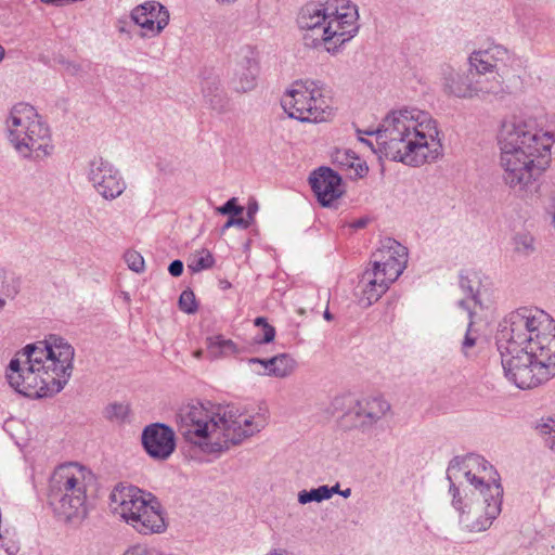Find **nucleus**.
Instances as JSON below:
<instances>
[{"label": "nucleus", "mask_w": 555, "mask_h": 555, "mask_svg": "<svg viewBox=\"0 0 555 555\" xmlns=\"http://www.w3.org/2000/svg\"><path fill=\"white\" fill-rule=\"evenodd\" d=\"M7 139L16 154L28 162H41L54 152L50 127L27 103H17L5 119Z\"/></svg>", "instance_id": "nucleus-9"}, {"label": "nucleus", "mask_w": 555, "mask_h": 555, "mask_svg": "<svg viewBox=\"0 0 555 555\" xmlns=\"http://www.w3.org/2000/svg\"><path fill=\"white\" fill-rule=\"evenodd\" d=\"M75 350L63 337L49 335L26 345L10 361L7 378L18 393L47 398L59 393L73 373Z\"/></svg>", "instance_id": "nucleus-5"}, {"label": "nucleus", "mask_w": 555, "mask_h": 555, "mask_svg": "<svg viewBox=\"0 0 555 555\" xmlns=\"http://www.w3.org/2000/svg\"><path fill=\"white\" fill-rule=\"evenodd\" d=\"M234 227V217L229 218V220L223 224L222 232H225L228 229Z\"/></svg>", "instance_id": "nucleus-49"}, {"label": "nucleus", "mask_w": 555, "mask_h": 555, "mask_svg": "<svg viewBox=\"0 0 555 555\" xmlns=\"http://www.w3.org/2000/svg\"><path fill=\"white\" fill-rule=\"evenodd\" d=\"M207 351L212 359H220L237 354V345L222 335H214L207 338Z\"/></svg>", "instance_id": "nucleus-28"}, {"label": "nucleus", "mask_w": 555, "mask_h": 555, "mask_svg": "<svg viewBox=\"0 0 555 555\" xmlns=\"http://www.w3.org/2000/svg\"><path fill=\"white\" fill-rule=\"evenodd\" d=\"M124 555H167L154 546L137 544L129 547Z\"/></svg>", "instance_id": "nucleus-41"}, {"label": "nucleus", "mask_w": 555, "mask_h": 555, "mask_svg": "<svg viewBox=\"0 0 555 555\" xmlns=\"http://www.w3.org/2000/svg\"><path fill=\"white\" fill-rule=\"evenodd\" d=\"M327 490H328V499H331L333 496V494L340 492L338 483L333 487L327 486Z\"/></svg>", "instance_id": "nucleus-48"}, {"label": "nucleus", "mask_w": 555, "mask_h": 555, "mask_svg": "<svg viewBox=\"0 0 555 555\" xmlns=\"http://www.w3.org/2000/svg\"><path fill=\"white\" fill-rule=\"evenodd\" d=\"M335 402L347 408L338 420L344 430L371 433L391 413V404L383 396L341 397L336 398Z\"/></svg>", "instance_id": "nucleus-14"}, {"label": "nucleus", "mask_w": 555, "mask_h": 555, "mask_svg": "<svg viewBox=\"0 0 555 555\" xmlns=\"http://www.w3.org/2000/svg\"><path fill=\"white\" fill-rule=\"evenodd\" d=\"M111 513L137 532L149 535L167 529L158 499L135 486L118 483L108 495Z\"/></svg>", "instance_id": "nucleus-12"}, {"label": "nucleus", "mask_w": 555, "mask_h": 555, "mask_svg": "<svg viewBox=\"0 0 555 555\" xmlns=\"http://www.w3.org/2000/svg\"><path fill=\"white\" fill-rule=\"evenodd\" d=\"M281 105L288 117L301 122H324L334 112L325 88L314 80H296L283 93Z\"/></svg>", "instance_id": "nucleus-13"}, {"label": "nucleus", "mask_w": 555, "mask_h": 555, "mask_svg": "<svg viewBox=\"0 0 555 555\" xmlns=\"http://www.w3.org/2000/svg\"><path fill=\"white\" fill-rule=\"evenodd\" d=\"M111 513L137 532L149 535L167 529L158 499L135 486L118 483L108 495Z\"/></svg>", "instance_id": "nucleus-10"}, {"label": "nucleus", "mask_w": 555, "mask_h": 555, "mask_svg": "<svg viewBox=\"0 0 555 555\" xmlns=\"http://www.w3.org/2000/svg\"><path fill=\"white\" fill-rule=\"evenodd\" d=\"M204 96L206 102L214 111L218 113L227 111L229 105V99L220 87H208L204 91Z\"/></svg>", "instance_id": "nucleus-31"}, {"label": "nucleus", "mask_w": 555, "mask_h": 555, "mask_svg": "<svg viewBox=\"0 0 555 555\" xmlns=\"http://www.w3.org/2000/svg\"><path fill=\"white\" fill-rule=\"evenodd\" d=\"M328 500L327 486H320L310 490H301L298 492V502L302 505L311 502H322Z\"/></svg>", "instance_id": "nucleus-35"}, {"label": "nucleus", "mask_w": 555, "mask_h": 555, "mask_svg": "<svg viewBox=\"0 0 555 555\" xmlns=\"http://www.w3.org/2000/svg\"><path fill=\"white\" fill-rule=\"evenodd\" d=\"M332 162L341 170H353L356 177H363L369 170L358 155L348 149H336L332 154Z\"/></svg>", "instance_id": "nucleus-26"}, {"label": "nucleus", "mask_w": 555, "mask_h": 555, "mask_svg": "<svg viewBox=\"0 0 555 555\" xmlns=\"http://www.w3.org/2000/svg\"><path fill=\"white\" fill-rule=\"evenodd\" d=\"M130 408L127 403L113 402L105 406L104 416L114 423H124L128 420Z\"/></svg>", "instance_id": "nucleus-34"}, {"label": "nucleus", "mask_w": 555, "mask_h": 555, "mask_svg": "<svg viewBox=\"0 0 555 555\" xmlns=\"http://www.w3.org/2000/svg\"><path fill=\"white\" fill-rule=\"evenodd\" d=\"M384 271V275L397 280L408 263V249L393 238H386L380 247L373 254L372 262Z\"/></svg>", "instance_id": "nucleus-19"}, {"label": "nucleus", "mask_w": 555, "mask_h": 555, "mask_svg": "<svg viewBox=\"0 0 555 555\" xmlns=\"http://www.w3.org/2000/svg\"><path fill=\"white\" fill-rule=\"evenodd\" d=\"M124 299L129 300V296H128V294H125V295H124Z\"/></svg>", "instance_id": "nucleus-57"}, {"label": "nucleus", "mask_w": 555, "mask_h": 555, "mask_svg": "<svg viewBox=\"0 0 555 555\" xmlns=\"http://www.w3.org/2000/svg\"><path fill=\"white\" fill-rule=\"evenodd\" d=\"M142 444L152 459L165 461L176 449L175 431L160 423L147 425L142 433Z\"/></svg>", "instance_id": "nucleus-18"}, {"label": "nucleus", "mask_w": 555, "mask_h": 555, "mask_svg": "<svg viewBox=\"0 0 555 555\" xmlns=\"http://www.w3.org/2000/svg\"><path fill=\"white\" fill-rule=\"evenodd\" d=\"M179 307L185 313H194L197 310L195 295L192 291H183L179 297Z\"/></svg>", "instance_id": "nucleus-37"}, {"label": "nucleus", "mask_w": 555, "mask_h": 555, "mask_svg": "<svg viewBox=\"0 0 555 555\" xmlns=\"http://www.w3.org/2000/svg\"><path fill=\"white\" fill-rule=\"evenodd\" d=\"M172 276H180L183 272V262L181 260H173L168 268Z\"/></svg>", "instance_id": "nucleus-43"}, {"label": "nucleus", "mask_w": 555, "mask_h": 555, "mask_svg": "<svg viewBox=\"0 0 555 555\" xmlns=\"http://www.w3.org/2000/svg\"><path fill=\"white\" fill-rule=\"evenodd\" d=\"M440 81L443 93L461 100L474 99L475 78L469 72H463L449 64L440 67Z\"/></svg>", "instance_id": "nucleus-20"}, {"label": "nucleus", "mask_w": 555, "mask_h": 555, "mask_svg": "<svg viewBox=\"0 0 555 555\" xmlns=\"http://www.w3.org/2000/svg\"><path fill=\"white\" fill-rule=\"evenodd\" d=\"M18 291V279L0 268V311L5 306L7 298H14Z\"/></svg>", "instance_id": "nucleus-29"}, {"label": "nucleus", "mask_w": 555, "mask_h": 555, "mask_svg": "<svg viewBox=\"0 0 555 555\" xmlns=\"http://www.w3.org/2000/svg\"><path fill=\"white\" fill-rule=\"evenodd\" d=\"M215 264V258L212 254L207 249H201L195 251L188 263V269L194 273L201 272L212 268Z\"/></svg>", "instance_id": "nucleus-32"}, {"label": "nucleus", "mask_w": 555, "mask_h": 555, "mask_svg": "<svg viewBox=\"0 0 555 555\" xmlns=\"http://www.w3.org/2000/svg\"><path fill=\"white\" fill-rule=\"evenodd\" d=\"M264 555H296V554H294L293 552H289L287 550L275 548V550H272V551L268 552Z\"/></svg>", "instance_id": "nucleus-46"}, {"label": "nucleus", "mask_w": 555, "mask_h": 555, "mask_svg": "<svg viewBox=\"0 0 555 555\" xmlns=\"http://www.w3.org/2000/svg\"><path fill=\"white\" fill-rule=\"evenodd\" d=\"M111 513L137 532L149 535L167 529L158 499L135 486L118 483L108 495Z\"/></svg>", "instance_id": "nucleus-11"}, {"label": "nucleus", "mask_w": 555, "mask_h": 555, "mask_svg": "<svg viewBox=\"0 0 555 555\" xmlns=\"http://www.w3.org/2000/svg\"><path fill=\"white\" fill-rule=\"evenodd\" d=\"M504 375L520 389L540 386L555 376V320L535 307L508 313L496 336Z\"/></svg>", "instance_id": "nucleus-1"}, {"label": "nucleus", "mask_w": 555, "mask_h": 555, "mask_svg": "<svg viewBox=\"0 0 555 555\" xmlns=\"http://www.w3.org/2000/svg\"><path fill=\"white\" fill-rule=\"evenodd\" d=\"M359 9L350 0L306 3L298 12L297 26L305 44L335 55L359 33Z\"/></svg>", "instance_id": "nucleus-7"}, {"label": "nucleus", "mask_w": 555, "mask_h": 555, "mask_svg": "<svg viewBox=\"0 0 555 555\" xmlns=\"http://www.w3.org/2000/svg\"><path fill=\"white\" fill-rule=\"evenodd\" d=\"M124 555H167L154 546L137 544L129 547Z\"/></svg>", "instance_id": "nucleus-40"}, {"label": "nucleus", "mask_w": 555, "mask_h": 555, "mask_svg": "<svg viewBox=\"0 0 555 555\" xmlns=\"http://www.w3.org/2000/svg\"><path fill=\"white\" fill-rule=\"evenodd\" d=\"M550 215L552 216V221L555 227V193L550 205Z\"/></svg>", "instance_id": "nucleus-47"}, {"label": "nucleus", "mask_w": 555, "mask_h": 555, "mask_svg": "<svg viewBox=\"0 0 555 555\" xmlns=\"http://www.w3.org/2000/svg\"><path fill=\"white\" fill-rule=\"evenodd\" d=\"M254 325L260 328V333L255 335V345H266L272 343L275 338V328L269 324L264 317H258L254 320Z\"/></svg>", "instance_id": "nucleus-33"}, {"label": "nucleus", "mask_w": 555, "mask_h": 555, "mask_svg": "<svg viewBox=\"0 0 555 555\" xmlns=\"http://www.w3.org/2000/svg\"><path fill=\"white\" fill-rule=\"evenodd\" d=\"M177 424L186 443V455L203 462L204 456H219L266 427L259 414L207 402H190L177 414Z\"/></svg>", "instance_id": "nucleus-2"}, {"label": "nucleus", "mask_w": 555, "mask_h": 555, "mask_svg": "<svg viewBox=\"0 0 555 555\" xmlns=\"http://www.w3.org/2000/svg\"><path fill=\"white\" fill-rule=\"evenodd\" d=\"M395 282L390 276L384 275V271L375 267L373 263L363 272L359 282L361 296L360 304L369 307L376 302Z\"/></svg>", "instance_id": "nucleus-23"}, {"label": "nucleus", "mask_w": 555, "mask_h": 555, "mask_svg": "<svg viewBox=\"0 0 555 555\" xmlns=\"http://www.w3.org/2000/svg\"><path fill=\"white\" fill-rule=\"evenodd\" d=\"M443 132L427 111L404 106L389 112L377 130V150L386 158L411 167L443 157Z\"/></svg>", "instance_id": "nucleus-4"}, {"label": "nucleus", "mask_w": 555, "mask_h": 555, "mask_svg": "<svg viewBox=\"0 0 555 555\" xmlns=\"http://www.w3.org/2000/svg\"><path fill=\"white\" fill-rule=\"evenodd\" d=\"M516 62V55L499 43L474 50L467 59L469 72H475L479 76L502 74L506 67H512Z\"/></svg>", "instance_id": "nucleus-16"}, {"label": "nucleus", "mask_w": 555, "mask_h": 555, "mask_svg": "<svg viewBox=\"0 0 555 555\" xmlns=\"http://www.w3.org/2000/svg\"><path fill=\"white\" fill-rule=\"evenodd\" d=\"M0 555H10V553L7 548H0Z\"/></svg>", "instance_id": "nucleus-55"}, {"label": "nucleus", "mask_w": 555, "mask_h": 555, "mask_svg": "<svg viewBox=\"0 0 555 555\" xmlns=\"http://www.w3.org/2000/svg\"><path fill=\"white\" fill-rule=\"evenodd\" d=\"M258 211V204L257 202H250L247 206V219H249L251 222L254 221V217Z\"/></svg>", "instance_id": "nucleus-44"}, {"label": "nucleus", "mask_w": 555, "mask_h": 555, "mask_svg": "<svg viewBox=\"0 0 555 555\" xmlns=\"http://www.w3.org/2000/svg\"><path fill=\"white\" fill-rule=\"evenodd\" d=\"M505 72L492 76H479L474 82V99L501 98L513 92V87L504 79Z\"/></svg>", "instance_id": "nucleus-24"}, {"label": "nucleus", "mask_w": 555, "mask_h": 555, "mask_svg": "<svg viewBox=\"0 0 555 555\" xmlns=\"http://www.w3.org/2000/svg\"><path fill=\"white\" fill-rule=\"evenodd\" d=\"M124 259L131 271L135 273H142L144 271V258L137 250H127L124 255Z\"/></svg>", "instance_id": "nucleus-36"}, {"label": "nucleus", "mask_w": 555, "mask_h": 555, "mask_svg": "<svg viewBox=\"0 0 555 555\" xmlns=\"http://www.w3.org/2000/svg\"><path fill=\"white\" fill-rule=\"evenodd\" d=\"M5 54L4 48L0 44V62L3 60Z\"/></svg>", "instance_id": "nucleus-53"}, {"label": "nucleus", "mask_w": 555, "mask_h": 555, "mask_svg": "<svg viewBox=\"0 0 555 555\" xmlns=\"http://www.w3.org/2000/svg\"><path fill=\"white\" fill-rule=\"evenodd\" d=\"M339 494H340L341 496H344V498H348V496H350V494H351V489L347 488V489H345V490L340 491V492H339Z\"/></svg>", "instance_id": "nucleus-51"}, {"label": "nucleus", "mask_w": 555, "mask_h": 555, "mask_svg": "<svg viewBox=\"0 0 555 555\" xmlns=\"http://www.w3.org/2000/svg\"><path fill=\"white\" fill-rule=\"evenodd\" d=\"M216 210L220 215H230L232 217H235L241 215L244 208L237 205L236 197H232L224 205L217 207Z\"/></svg>", "instance_id": "nucleus-39"}, {"label": "nucleus", "mask_w": 555, "mask_h": 555, "mask_svg": "<svg viewBox=\"0 0 555 555\" xmlns=\"http://www.w3.org/2000/svg\"><path fill=\"white\" fill-rule=\"evenodd\" d=\"M512 250L519 257H528L534 251V238L526 231L516 233L511 241Z\"/></svg>", "instance_id": "nucleus-30"}, {"label": "nucleus", "mask_w": 555, "mask_h": 555, "mask_svg": "<svg viewBox=\"0 0 555 555\" xmlns=\"http://www.w3.org/2000/svg\"><path fill=\"white\" fill-rule=\"evenodd\" d=\"M498 141L503 179L511 189L527 191L551 165L555 133L539 128L532 117L505 120Z\"/></svg>", "instance_id": "nucleus-6"}, {"label": "nucleus", "mask_w": 555, "mask_h": 555, "mask_svg": "<svg viewBox=\"0 0 555 555\" xmlns=\"http://www.w3.org/2000/svg\"><path fill=\"white\" fill-rule=\"evenodd\" d=\"M194 357L199 359L202 357V350H197L194 352Z\"/></svg>", "instance_id": "nucleus-56"}, {"label": "nucleus", "mask_w": 555, "mask_h": 555, "mask_svg": "<svg viewBox=\"0 0 555 555\" xmlns=\"http://www.w3.org/2000/svg\"><path fill=\"white\" fill-rule=\"evenodd\" d=\"M250 224H251V221L249 219L236 218V216L234 217V227L247 229Z\"/></svg>", "instance_id": "nucleus-45"}, {"label": "nucleus", "mask_w": 555, "mask_h": 555, "mask_svg": "<svg viewBox=\"0 0 555 555\" xmlns=\"http://www.w3.org/2000/svg\"><path fill=\"white\" fill-rule=\"evenodd\" d=\"M246 365L251 373L258 376H269L275 378H286L297 369L295 358L286 352L279 353L269 359L248 358Z\"/></svg>", "instance_id": "nucleus-21"}, {"label": "nucleus", "mask_w": 555, "mask_h": 555, "mask_svg": "<svg viewBox=\"0 0 555 555\" xmlns=\"http://www.w3.org/2000/svg\"><path fill=\"white\" fill-rule=\"evenodd\" d=\"M447 479L460 525L470 532L490 528L501 513L503 501L501 477L495 467L485 457L469 454L450 462Z\"/></svg>", "instance_id": "nucleus-3"}, {"label": "nucleus", "mask_w": 555, "mask_h": 555, "mask_svg": "<svg viewBox=\"0 0 555 555\" xmlns=\"http://www.w3.org/2000/svg\"><path fill=\"white\" fill-rule=\"evenodd\" d=\"M460 286L461 288L469 296L468 299H463L466 301V305L470 307V301H473L475 305H479L480 301L478 299L477 294L474 291V287L472 285L470 280L467 276H461L460 278Z\"/></svg>", "instance_id": "nucleus-42"}, {"label": "nucleus", "mask_w": 555, "mask_h": 555, "mask_svg": "<svg viewBox=\"0 0 555 555\" xmlns=\"http://www.w3.org/2000/svg\"><path fill=\"white\" fill-rule=\"evenodd\" d=\"M364 224H365V221L360 220V221H358V222L354 224V227H356V228H362V227H364Z\"/></svg>", "instance_id": "nucleus-54"}, {"label": "nucleus", "mask_w": 555, "mask_h": 555, "mask_svg": "<svg viewBox=\"0 0 555 555\" xmlns=\"http://www.w3.org/2000/svg\"><path fill=\"white\" fill-rule=\"evenodd\" d=\"M323 317L326 321H332L333 320V314L328 311V309H326L323 313Z\"/></svg>", "instance_id": "nucleus-50"}, {"label": "nucleus", "mask_w": 555, "mask_h": 555, "mask_svg": "<svg viewBox=\"0 0 555 555\" xmlns=\"http://www.w3.org/2000/svg\"><path fill=\"white\" fill-rule=\"evenodd\" d=\"M130 18L140 28V36L151 39L163 33L169 24L170 15L166 7L152 0L134 7Z\"/></svg>", "instance_id": "nucleus-17"}, {"label": "nucleus", "mask_w": 555, "mask_h": 555, "mask_svg": "<svg viewBox=\"0 0 555 555\" xmlns=\"http://www.w3.org/2000/svg\"><path fill=\"white\" fill-rule=\"evenodd\" d=\"M216 1H217L218 3H220V4H227V5H229V4H233V3H235L237 0H216Z\"/></svg>", "instance_id": "nucleus-52"}, {"label": "nucleus", "mask_w": 555, "mask_h": 555, "mask_svg": "<svg viewBox=\"0 0 555 555\" xmlns=\"http://www.w3.org/2000/svg\"><path fill=\"white\" fill-rule=\"evenodd\" d=\"M86 178L94 192L105 201L118 198L127 189V182L120 169L99 155L87 163Z\"/></svg>", "instance_id": "nucleus-15"}, {"label": "nucleus", "mask_w": 555, "mask_h": 555, "mask_svg": "<svg viewBox=\"0 0 555 555\" xmlns=\"http://www.w3.org/2000/svg\"><path fill=\"white\" fill-rule=\"evenodd\" d=\"M259 75V64L253 59H246L241 62L232 78V88L238 93L251 91L257 86Z\"/></svg>", "instance_id": "nucleus-25"}, {"label": "nucleus", "mask_w": 555, "mask_h": 555, "mask_svg": "<svg viewBox=\"0 0 555 555\" xmlns=\"http://www.w3.org/2000/svg\"><path fill=\"white\" fill-rule=\"evenodd\" d=\"M94 474L77 462H67L54 468L49 478L48 498L59 517L79 524L88 516V490L94 483Z\"/></svg>", "instance_id": "nucleus-8"}, {"label": "nucleus", "mask_w": 555, "mask_h": 555, "mask_svg": "<svg viewBox=\"0 0 555 555\" xmlns=\"http://www.w3.org/2000/svg\"><path fill=\"white\" fill-rule=\"evenodd\" d=\"M459 306L464 310L468 311V325L465 334L460 343V350L465 358H473L477 354V345L480 335L476 328H474V311L472 307L466 305V301L460 300Z\"/></svg>", "instance_id": "nucleus-27"}, {"label": "nucleus", "mask_w": 555, "mask_h": 555, "mask_svg": "<svg viewBox=\"0 0 555 555\" xmlns=\"http://www.w3.org/2000/svg\"><path fill=\"white\" fill-rule=\"evenodd\" d=\"M538 428L543 436L547 437L550 448L555 450V416L543 421Z\"/></svg>", "instance_id": "nucleus-38"}, {"label": "nucleus", "mask_w": 555, "mask_h": 555, "mask_svg": "<svg viewBox=\"0 0 555 555\" xmlns=\"http://www.w3.org/2000/svg\"><path fill=\"white\" fill-rule=\"evenodd\" d=\"M309 182L322 206H330L344 193L341 178L330 168L321 167L315 170Z\"/></svg>", "instance_id": "nucleus-22"}]
</instances>
